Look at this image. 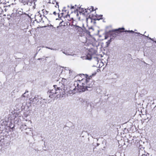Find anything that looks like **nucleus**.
I'll list each match as a JSON object with an SVG mask.
<instances>
[{
	"instance_id": "obj_27",
	"label": "nucleus",
	"mask_w": 156,
	"mask_h": 156,
	"mask_svg": "<svg viewBox=\"0 0 156 156\" xmlns=\"http://www.w3.org/2000/svg\"><path fill=\"white\" fill-rule=\"evenodd\" d=\"M154 42L156 43V41H154Z\"/></svg>"
},
{
	"instance_id": "obj_10",
	"label": "nucleus",
	"mask_w": 156,
	"mask_h": 156,
	"mask_svg": "<svg viewBox=\"0 0 156 156\" xmlns=\"http://www.w3.org/2000/svg\"><path fill=\"white\" fill-rule=\"evenodd\" d=\"M112 38H111L110 39H109L107 42H106V47H108V46L109 45V44L111 42L112 39Z\"/></svg>"
},
{
	"instance_id": "obj_23",
	"label": "nucleus",
	"mask_w": 156,
	"mask_h": 156,
	"mask_svg": "<svg viewBox=\"0 0 156 156\" xmlns=\"http://www.w3.org/2000/svg\"><path fill=\"white\" fill-rule=\"evenodd\" d=\"M56 5H58V3L56 2Z\"/></svg>"
},
{
	"instance_id": "obj_12",
	"label": "nucleus",
	"mask_w": 156,
	"mask_h": 156,
	"mask_svg": "<svg viewBox=\"0 0 156 156\" xmlns=\"http://www.w3.org/2000/svg\"><path fill=\"white\" fill-rule=\"evenodd\" d=\"M38 96H36L33 99V101L34 102H35L36 101H37V102L38 101H39V100H38Z\"/></svg>"
},
{
	"instance_id": "obj_8",
	"label": "nucleus",
	"mask_w": 156,
	"mask_h": 156,
	"mask_svg": "<svg viewBox=\"0 0 156 156\" xmlns=\"http://www.w3.org/2000/svg\"><path fill=\"white\" fill-rule=\"evenodd\" d=\"M16 12L19 15H21L23 14L27 15V14L25 13H23V12H22V9H18L16 10Z\"/></svg>"
},
{
	"instance_id": "obj_28",
	"label": "nucleus",
	"mask_w": 156,
	"mask_h": 156,
	"mask_svg": "<svg viewBox=\"0 0 156 156\" xmlns=\"http://www.w3.org/2000/svg\"><path fill=\"white\" fill-rule=\"evenodd\" d=\"M138 34H140V33H138Z\"/></svg>"
},
{
	"instance_id": "obj_25",
	"label": "nucleus",
	"mask_w": 156,
	"mask_h": 156,
	"mask_svg": "<svg viewBox=\"0 0 156 156\" xmlns=\"http://www.w3.org/2000/svg\"><path fill=\"white\" fill-rule=\"evenodd\" d=\"M62 22H60V24L62 23Z\"/></svg>"
},
{
	"instance_id": "obj_26",
	"label": "nucleus",
	"mask_w": 156,
	"mask_h": 156,
	"mask_svg": "<svg viewBox=\"0 0 156 156\" xmlns=\"http://www.w3.org/2000/svg\"><path fill=\"white\" fill-rule=\"evenodd\" d=\"M151 40H152V41H153V38H152V39H151Z\"/></svg>"
},
{
	"instance_id": "obj_13",
	"label": "nucleus",
	"mask_w": 156,
	"mask_h": 156,
	"mask_svg": "<svg viewBox=\"0 0 156 156\" xmlns=\"http://www.w3.org/2000/svg\"><path fill=\"white\" fill-rule=\"evenodd\" d=\"M27 5H29L31 6L32 4V0H29L27 1Z\"/></svg>"
},
{
	"instance_id": "obj_16",
	"label": "nucleus",
	"mask_w": 156,
	"mask_h": 156,
	"mask_svg": "<svg viewBox=\"0 0 156 156\" xmlns=\"http://www.w3.org/2000/svg\"><path fill=\"white\" fill-rule=\"evenodd\" d=\"M102 16V15H100L99 16V18H98L97 19V20H99L101 19V17Z\"/></svg>"
},
{
	"instance_id": "obj_9",
	"label": "nucleus",
	"mask_w": 156,
	"mask_h": 156,
	"mask_svg": "<svg viewBox=\"0 0 156 156\" xmlns=\"http://www.w3.org/2000/svg\"><path fill=\"white\" fill-rule=\"evenodd\" d=\"M88 10H89L90 11V12L94 11V8L92 6L89 9V8H88L87 10L85 9V12L87 13H89V12H88Z\"/></svg>"
},
{
	"instance_id": "obj_29",
	"label": "nucleus",
	"mask_w": 156,
	"mask_h": 156,
	"mask_svg": "<svg viewBox=\"0 0 156 156\" xmlns=\"http://www.w3.org/2000/svg\"><path fill=\"white\" fill-rule=\"evenodd\" d=\"M40 59H41V58H39L38 59V60H40Z\"/></svg>"
},
{
	"instance_id": "obj_17",
	"label": "nucleus",
	"mask_w": 156,
	"mask_h": 156,
	"mask_svg": "<svg viewBox=\"0 0 156 156\" xmlns=\"http://www.w3.org/2000/svg\"><path fill=\"white\" fill-rule=\"evenodd\" d=\"M50 49H51V50H55V51H56V50H58V49H57L56 48H50Z\"/></svg>"
},
{
	"instance_id": "obj_4",
	"label": "nucleus",
	"mask_w": 156,
	"mask_h": 156,
	"mask_svg": "<svg viewBox=\"0 0 156 156\" xmlns=\"http://www.w3.org/2000/svg\"><path fill=\"white\" fill-rule=\"evenodd\" d=\"M69 76L67 77V79L69 78H73L75 76V73L73 71L71 70V69H69Z\"/></svg>"
},
{
	"instance_id": "obj_7",
	"label": "nucleus",
	"mask_w": 156,
	"mask_h": 156,
	"mask_svg": "<svg viewBox=\"0 0 156 156\" xmlns=\"http://www.w3.org/2000/svg\"><path fill=\"white\" fill-rule=\"evenodd\" d=\"M97 52L96 49L93 48H91L89 50V52L92 54V55L95 54Z\"/></svg>"
},
{
	"instance_id": "obj_3",
	"label": "nucleus",
	"mask_w": 156,
	"mask_h": 156,
	"mask_svg": "<svg viewBox=\"0 0 156 156\" xmlns=\"http://www.w3.org/2000/svg\"><path fill=\"white\" fill-rule=\"evenodd\" d=\"M121 29L124 30V28H122L121 29H116L114 30H111L109 31V32L111 35V36L112 37L115 38L119 34V30H120Z\"/></svg>"
},
{
	"instance_id": "obj_6",
	"label": "nucleus",
	"mask_w": 156,
	"mask_h": 156,
	"mask_svg": "<svg viewBox=\"0 0 156 156\" xmlns=\"http://www.w3.org/2000/svg\"><path fill=\"white\" fill-rule=\"evenodd\" d=\"M92 54H91L89 52V53L87 54L86 56L83 57V59L90 60L92 58Z\"/></svg>"
},
{
	"instance_id": "obj_2",
	"label": "nucleus",
	"mask_w": 156,
	"mask_h": 156,
	"mask_svg": "<svg viewBox=\"0 0 156 156\" xmlns=\"http://www.w3.org/2000/svg\"><path fill=\"white\" fill-rule=\"evenodd\" d=\"M68 79H66L65 78H62L61 82H59V86H57V85H56L57 87H55L56 90H60V91H62L64 88H66L65 86L67 83V80Z\"/></svg>"
},
{
	"instance_id": "obj_11",
	"label": "nucleus",
	"mask_w": 156,
	"mask_h": 156,
	"mask_svg": "<svg viewBox=\"0 0 156 156\" xmlns=\"http://www.w3.org/2000/svg\"><path fill=\"white\" fill-rule=\"evenodd\" d=\"M28 91L26 90L25 92L22 95L21 97H28V95H26V93H28Z\"/></svg>"
},
{
	"instance_id": "obj_5",
	"label": "nucleus",
	"mask_w": 156,
	"mask_h": 156,
	"mask_svg": "<svg viewBox=\"0 0 156 156\" xmlns=\"http://www.w3.org/2000/svg\"><path fill=\"white\" fill-rule=\"evenodd\" d=\"M42 15H41L39 12H38L35 15V18L36 20H38L40 21H41L42 19Z\"/></svg>"
},
{
	"instance_id": "obj_15",
	"label": "nucleus",
	"mask_w": 156,
	"mask_h": 156,
	"mask_svg": "<svg viewBox=\"0 0 156 156\" xmlns=\"http://www.w3.org/2000/svg\"><path fill=\"white\" fill-rule=\"evenodd\" d=\"M63 53L66 55H71V54H68L67 51H63Z\"/></svg>"
},
{
	"instance_id": "obj_14",
	"label": "nucleus",
	"mask_w": 156,
	"mask_h": 156,
	"mask_svg": "<svg viewBox=\"0 0 156 156\" xmlns=\"http://www.w3.org/2000/svg\"><path fill=\"white\" fill-rule=\"evenodd\" d=\"M21 0L22 1L21 2H22L23 3V4L24 5H25L26 4L27 5L28 3H27V1H23V0Z\"/></svg>"
},
{
	"instance_id": "obj_18",
	"label": "nucleus",
	"mask_w": 156,
	"mask_h": 156,
	"mask_svg": "<svg viewBox=\"0 0 156 156\" xmlns=\"http://www.w3.org/2000/svg\"><path fill=\"white\" fill-rule=\"evenodd\" d=\"M126 32H127L129 33H133L134 32V31H133L132 30H128V31H126Z\"/></svg>"
},
{
	"instance_id": "obj_24",
	"label": "nucleus",
	"mask_w": 156,
	"mask_h": 156,
	"mask_svg": "<svg viewBox=\"0 0 156 156\" xmlns=\"http://www.w3.org/2000/svg\"><path fill=\"white\" fill-rule=\"evenodd\" d=\"M149 38L150 39V40H151L152 38H151L150 37H149Z\"/></svg>"
},
{
	"instance_id": "obj_1",
	"label": "nucleus",
	"mask_w": 156,
	"mask_h": 156,
	"mask_svg": "<svg viewBox=\"0 0 156 156\" xmlns=\"http://www.w3.org/2000/svg\"><path fill=\"white\" fill-rule=\"evenodd\" d=\"M92 84L89 83V79L83 78L81 80H77L74 82L73 85L69 89L66 87L64 88L62 91L60 90H56L57 85H54L53 89L48 91L49 96L51 98L55 99V98H62L66 94H73L76 92H84L89 90L88 88L91 87Z\"/></svg>"
},
{
	"instance_id": "obj_22",
	"label": "nucleus",
	"mask_w": 156,
	"mask_h": 156,
	"mask_svg": "<svg viewBox=\"0 0 156 156\" xmlns=\"http://www.w3.org/2000/svg\"><path fill=\"white\" fill-rule=\"evenodd\" d=\"M74 8V6H71V9H73Z\"/></svg>"
},
{
	"instance_id": "obj_19",
	"label": "nucleus",
	"mask_w": 156,
	"mask_h": 156,
	"mask_svg": "<svg viewBox=\"0 0 156 156\" xmlns=\"http://www.w3.org/2000/svg\"><path fill=\"white\" fill-rule=\"evenodd\" d=\"M53 14H54L55 15H56V13L55 12H54L53 13Z\"/></svg>"
},
{
	"instance_id": "obj_20",
	"label": "nucleus",
	"mask_w": 156,
	"mask_h": 156,
	"mask_svg": "<svg viewBox=\"0 0 156 156\" xmlns=\"http://www.w3.org/2000/svg\"><path fill=\"white\" fill-rule=\"evenodd\" d=\"M45 48L49 49H50V48L48 47H46Z\"/></svg>"
},
{
	"instance_id": "obj_21",
	"label": "nucleus",
	"mask_w": 156,
	"mask_h": 156,
	"mask_svg": "<svg viewBox=\"0 0 156 156\" xmlns=\"http://www.w3.org/2000/svg\"><path fill=\"white\" fill-rule=\"evenodd\" d=\"M66 68V70H69V69L68 68Z\"/></svg>"
}]
</instances>
